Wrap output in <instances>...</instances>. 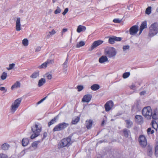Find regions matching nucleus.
Returning <instances> with one entry per match:
<instances>
[{"label": "nucleus", "instance_id": "20", "mask_svg": "<svg viewBox=\"0 0 158 158\" xmlns=\"http://www.w3.org/2000/svg\"><path fill=\"white\" fill-rule=\"evenodd\" d=\"M107 61H108V58L105 56H102L99 59V61L101 63H102Z\"/></svg>", "mask_w": 158, "mask_h": 158}, {"label": "nucleus", "instance_id": "17", "mask_svg": "<svg viewBox=\"0 0 158 158\" xmlns=\"http://www.w3.org/2000/svg\"><path fill=\"white\" fill-rule=\"evenodd\" d=\"M135 121L137 123H141L143 122V118L141 115H136L135 117Z\"/></svg>", "mask_w": 158, "mask_h": 158}, {"label": "nucleus", "instance_id": "37", "mask_svg": "<svg viewBox=\"0 0 158 158\" xmlns=\"http://www.w3.org/2000/svg\"><path fill=\"white\" fill-rule=\"evenodd\" d=\"M7 77V73L4 72L2 74L1 77L2 80H4Z\"/></svg>", "mask_w": 158, "mask_h": 158}, {"label": "nucleus", "instance_id": "1", "mask_svg": "<svg viewBox=\"0 0 158 158\" xmlns=\"http://www.w3.org/2000/svg\"><path fill=\"white\" fill-rule=\"evenodd\" d=\"M158 33V24L157 23H154L152 24L149 27V36L152 37Z\"/></svg>", "mask_w": 158, "mask_h": 158}, {"label": "nucleus", "instance_id": "56", "mask_svg": "<svg viewBox=\"0 0 158 158\" xmlns=\"http://www.w3.org/2000/svg\"><path fill=\"white\" fill-rule=\"evenodd\" d=\"M63 66L64 69H66V71L67 69H66L67 67V64L64 63L63 64Z\"/></svg>", "mask_w": 158, "mask_h": 158}, {"label": "nucleus", "instance_id": "59", "mask_svg": "<svg viewBox=\"0 0 158 158\" xmlns=\"http://www.w3.org/2000/svg\"><path fill=\"white\" fill-rule=\"evenodd\" d=\"M47 133H46V132H44V134H43V139L44 138H45L47 136Z\"/></svg>", "mask_w": 158, "mask_h": 158}, {"label": "nucleus", "instance_id": "54", "mask_svg": "<svg viewBox=\"0 0 158 158\" xmlns=\"http://www.w3.org/2000/svg\"><path fill=\"white\" fill-rule=\"evenodd\" d=\"M41 47L39 46L37 47L35 49V52H39L41 50Z\"/></svg>", "mask_w": 158, "mask_h": 158}, {"label": "nucleus", "instance_id": "60", "mask_svg": "<svg viewBox=\"0 0 158 158\" xmlns=\"http://www.w3.org/2000/svg\"><path fill=\"white\" fill-rule=\"evenodd\" d=\"M135 87V85H132L131 86H130V88L131 89H134V88Z\"/></svg>", "mask_w": 158, "mask_h": 158}, {"label": "nucleus", "instance_id": "44", "mask_svg": "<svg viewBox=\"0 0 158 158\" xmlns=\"http://www.w3.org/2000/svg\"><path fill=\"white\" fill-rule=\"evenodd\" d=\"M77 88L78 89V91L80 92L83 89L84 87L83 85H78L77 86Z\"/></svg>", "mask_w": 158, "mask_h": 158}, {"label": "nucleus", "instance_id": "36", "mask_svg": "<svg viewBox=\"0 0 158 158\" xmlns=\"http://www.w3.org/2000/svg\"><path fill=\"white\" fill-rule=\"evenodd\" d=\"M151 13V7L150 6L148 7L146 10L145 13L148 14L149 15Z\"/></svg>", "mask_w": 158, "mask_h": 158}, {"label": "nucleus", "instance_id": "38", "mask_svg": "<svg viewBox=\"0 0 158 158\" xmlns=\"http://www.w3.org/2000/svg\"><path fill=\"white\" fill-rule=\"evenodd\" d=\"M130 46L128 45H124L123 47V50L124 52H126L127 50L129 49Z\"/></svg>", "mask_w": 158, "mask_h": 158}, {"label": "nucleus", "instance_id": "42", "mask_svg": "<svg viewBox=\"0 0 158 158\" xmlns=\"http://www.w3.org/2000/svg\"><path fill=\"white\" fill-rule=\"evenodd\" d=\"M22 44L24 46H27L28 44V40H22Z\"/></svg>", "mask_w": 158, "mask_h": 158}, {"label": "nucleus", "instance_id": "8", "mask_svg": "<svg viewBox=\"0 0 158 158\" xmlns=\"http://www.w3.org/2000/svg\"><path fill=\"white\" fill-rule=\"evenodd\" d=\"M139 140L140 144L143 147H145L147 145V140L145 137L144 135H140L139 137Z\"/></svg>", "mask_w": 158, "mask_h": 158}, {"label": "nucleus", "instance_id": "64", "mask_svg": "<svg viewBox=\"0 0 158 158\" xmlns=\"http://www.w3.org/2000/svg\"><path fill=\"white\" fill-rule=\"evenodd\" d=\"M68 62V61L65 60V62L64 63L67 64Z\"/></svg>", "mask_w": 158, "mask_h": 158}, {"label": "nucleus", "instance_id": "9", "mask_svg": "<svg viewBox=\"0 0 158 158\" xmlns=\"http://www.w3.org/2000/svg\"><path fill=\"white\" fill-rule=\"evenodd\" d=\"M103 42V41L101 40H98L94 41L92 44V46L89 49V51H92L95 48L101 44Z\"/></svg>", "mask_w": 158, "mask_h": 158}, {"label": "nucleus", "instance_id": "62", "mask_svg": "<svg viewBox=\"0 0 158 158\" xmlns=\"http://www.w3.org/2000/svg\"><path fill=\"white\" fill-rule=\"evenodd\" d=\"M47 96H46L44 98H43L42 99V100L43 101H44V100L47 98Z\"/></svg>", "mask_w": 158, "mask_h": 158}, {"label": "nucleus", "instance_id": "61", "mask_svg": "<svg viewBox=\"0 0 158 158\" xmlns=\"http://www.w3.org/2000/svg\"><path fill=\"white\" fill-rule=\"evenodd\" d=\"M104 123H105V121L104 120H103L101 123V125L102 126L104 124Z\"/></svg>", "mask_w": 158, "mask_h": 158}, {"label": "nucleus", "instance_id": "53", "mask_svg": "<svg viewBox=\"0 0 158 158\" xmlns=\"http://www.w3.org/2000/svg\"><path fill=\"white\" fill-rule=\"evenodd\" d=\"M69 9L68 8H66L64 10V11L62 13V14L63 15H65L68 11Z\"/></svg>", "mask_w": 158, "mask_h": 158}, {"label": "nucleus", "instance_id": "32", "mask_svg": "<svg viewBox=\"0 0 158 158\" xmlns=\"http://www.w3.org/2000/svg\"><path fill=\"white\" fill-rule=\"evenodd\" d=\"M105 39H109V40H121L122 38L117 37L115 36H112L111 37L107 36L105 37Z\"/></svg>", "mask_w": 158, "mask_h": 158}, {"label": "nucleus", "instance_id": "50", "mask_svg": "<svg viewBox=\"0 0 158 158\" xmlns=\"http://www.w3.org/2000/svg\"><path fill=\"white\" fill-rule=\"evenodd\" d=\"M46 62L47 63V64H52L54 63V61L53 60H48Z\"/></svg>", "mask_w": 158, "mask_h": 158}, {"label": "nucleus", "instance_id": "22", "mask_svg": "<svg viewBox=\"0 0 158 158\" xmlns=\"http://www.w3.org/2000/svg\"><path fill=\"white\" fill-rule=\"evenodd\" d=\"M45 83L46 80L44 78H41L38 81V87H41Z\"/></svg>", "mask_w": 158, "mask_h": 158}, {"label": "nucleus", "instance_id": "23", "mask_svg": "<svg viewBox=\"0 0 158 158\" xmlns=\"http://www.w3.org/2000/svg\"><path fill=\"white\" fill-rule=\"evenodd\" d=\"M29 142V139L27 138H24L23 139L22 141V145L23 146H26Z\"/></svg>", "mask_w": 158, "mask_h": 158}, {"label": "nucleus", "instance_id": "16", "mask_svg": "<svg viewBox=\"0 0 158 158\" xmlns=\"http://www.w3.org/2000/svg\"><path fill=\"white\" fill-rule=\"evenodd\" d=\"M93 121L92 119L87 120L85 122V125L88 129H90L92 125Z\"/></svg>", "mask_w": 158, "mask_h": 158}, {"label": "nucleus", "instance_id": "46", "mask_svg": "<svg viewBox=\"0 0 158 158\" xmlns=\"http://www.w3.org/2000/svg\"><path fill=\"white\" fill-rule=\"evenodd\" d=\"M61 10L59 7H57L54 13L56 14L59 13L60 12Z\"/></svg>", "mask_w": 158, "mask_h": 158}, {"label": "nucleus", "instance_id": "7", "mask_svg": "<svg viewBox=\"0 0 158 158\" xmlns=\"http://www.w3.org/2000/svg\"><path fill=\"white\" fill-rule=\"evenodd\" d=\"M105 52L108 56L110 58L114 56L117 53L116 50L113 47L109 48L106 50Z\"/></svg>", "mask_w": 158, "mask_h": 158}, {"label": "nucleus", "instance_id": "12", "mask_svg": "<svg viewBox=\"0 0 158 158\" xmlns=\"http://www.w3.org/2000/svg\"><path fill=\"white\" fill-rule=\"evenodd\" d=\"M139 101H137L136 102L132 107V111H139L141 109L140 107L139 106Z\"/></svg>", "mask_w": 158, "mask_h": 158}, {"label": "nucleus", "instance_id": "34", "mask_svg": "<svg viewBox=\"0 0 158 158\" xmlns=\"http://www.w3.org/2000/svg\"><path fill=\"white\" fill-rule=\"evenodd\" d=\"M9 145L6 143H4L1 146L2 149L3 150H7L8 149Z\"/></svg>", "mask_w": 158, "mask_h": 158}, {"label": "nucleus", "instance_id": "30", "mask_svg": "<svg viewBox=\"0 0 158 158\" xmlns=\"http://www.w3.org/2000/svg\"><path fill=\"white\" fill-rule=\"evenodd\" d=\"M43 140V139L41 140V141L38 140L37 141H35L33 142L31 144V146L33 148H36L37 146V145L40 143L41 141H42Z\"/></svg>", "mask_w": 158, "mask_h": 158}, {"label": "nucleus", "instance_id": "14", "mask_svg": "<svg viewBox=\"0 0 158 158\" xmlns=\"http://www.w3.org/2000/svg\"><path fill=\"white\" fill-rule=\"evenodd\" d=\"M147 27V22L146 21H144L142 23L140 27L139 34H140L142 32L143 30Z\"/></svg>", "mask_w": 158, "mask_h": 158}, {"label": "nucleus", "instance_id": "47", "mask_svg": "<svg viewBox=\"0 0 158 158\" xmlns=\"http://www.w3.org/2000/svg\"><path fill=\"white\" fill-rule=\"evenodd\" d=\"M56 33L55 30L54 29H52V30L49 32L48 35H52L54 34H55Z\"/></svg>", "mask_w": 158, "mask_h": 158}, {"label": "nucleus", "instance_id": "26", "mask_svg": "<svg viewBox=\"0 0 158 158\" xmlns=\"http://www.w3.org/2000/svg\"><path fill=\"white\" fill-rule=\"evenodd\" d=\"M123 132L124 136L127 138L128 137L130 134V131L126 129H125L123 130Z\"/></svg>", "mask_w": 158, "mask_h": 158}, {"label": "nucleus", "instance_id": "13", "mask_svg": "<svg viewBox=\"0 0 158 158\" xmlns=\"http://www.w3.org/2000/svg\"><path fill=\"white\" fill-rule=\"evenodd\" d=\"M92 95L91 94H86L84 95L82 99L83 102H89L91 99Z\"/></svg>", "mask_w": 158, "mask_h": 158}, {"label": "nucleus", "instance_id": "19", "mask_svg": "<svg viewBox=\"0 0 158 158\" xmlns=\"http://www.w3.org/2000/svg\"><path fill=\"white\" fill-rule=\"evenodd\" d=\"M86 29V28L85 26L80 25L78 27L77 31V32L80 33L81 31H85Z\"/></svg>", "mask_w": 158, "mask_h": 158}, {"label": "nucleus", "instance_id": "63", "mask_svg": "<svg viewBox=\"0 0 158 158\" xmlns=\"http://www.w3.org/2000/svg\"><path fill=\"white\" fill-rule=\"evenodd\" d=\"M57 0H52V2L54 3Z\"/></svg>", "mask_w": 158, "mask_h": 158}, {"label": "nucleus", "instance_id": "27", "mask_svg": "<svg viewBox=\"0 0 158 158\" xmlns=\"http://www.w3.org/2000/svg\"><path fill=\"white\" fill-rule=\"evenodd\" d=\"M147 148L148 155V156H151L152 154V147L151 146H148Z\"/></svg>", "mask_w": 158, "mask_h": 158}, {"label": "nucleus", "instance_id": "28", "mask_svg": "<svg viewBox=\"0 0 158 158\" xmlns=\"http://www.w3.org/2000/svg\"><path fill=\"white\" fill-rule=\"evenodd\" d=\"M39 72L38 71L34 72L31 76L30 77L33 78H35L39 77Z\"/></svg>", "mask_w": 158, "mask_h": 158}, {"label": "nucleus", "instance_id": "6", "mask_svg": "<svg viewBox=\"0 0 158 158\" xmlns=\"http://www.w3.org/2000/svg\"><path fill=\"white\" fill-rule=\"evenodd\" d=\"M22 99L19 98L15 100L11 106V112L13 113L17 110L21 102Z\"/></svg>", "mask_w": 158, "mask_h": 158}, {"label": "nucleus", "instance_id": "10", "mask_svg": "<svg viewBox=\"0 0 158 158\" xmlns=\"http://www.w3.org/2000/svg\"><path fill=\"white\" fill-rule=\"evenodd\" d=\"M138 31V27L137 25H134L131 27L129 29V33L131 35L136 34Z\"/></svg>", "mask_w": 158, "mask_h": 158}, {"label": "nucleus", "instance_id": "18", "mask_svg": "<svg viewBox=\"0 0 158 158\" xmlns=\"http://www.w3.org/2000/svg\"><path fill=\"white\" fill-rule=\"evenodd\" d=\"M59 117L58 115L55 116L48 123V126L49 127L52 125L54 124L56 122V120L58 119Z\"/></svg>", "mask_w": 158, "mask_h": 158}, {"label": "nucleus", "instance_id": "45", "mask_svg": "<svg viewBox=\"0 0 158 158\" xmlns=\"http://www.w3.org/2000/svg\"><path fill=\"white\" fill-rule=\"evenodd\" d=\"M122 21V20L118 19H113V22L114 23H120Z\"/></svg>", "mask_w": 158, "mask_h": 158}, {"label": "nucleus", "instance_id": "11", "mask_svg": "<svg viewBox=\"0 0 158 158\" xmlns=\"http://www.w3.org/2000/svg\"><path fill=\"white\" fill-rule=\"evenodd\" d=\"M114 104L112 101H110L107 102L105 105V108L106 111H109L111 109Z\"/></svg>", "mask_w": 158, "mask_h": 158}, {"label": "nucleus", "instance_id": "49", "mask_svg": "<svg viewBox=\"0 0 158 158\" xmlns=\"http://www.w3.org/2000/svg\"><path fill=\"white\" fill-rule=\"evenodd\" d=\"M155 154L156 156H158V145H157L155 147Z\"/></svg>", "mask_w": 158, "mask_h": 158}, {"label": "nucleus", "instance_id": "43", "mask_svg": "<svg viewBox=\"0 0 158 158\" xmlns=\"http://www.w3.org/2000/svg\"><path fill=\"white\" fill-rule=\"evenodd\" d=\"M147 132L148 134H149L150 132V134H152L154 133V131L152 130L151 128L150 127L148 129Z\"/></svg>", "mask_w": 158, "mask_h": 158}, {"label": "nucleus", "instance_id": "21", "mask_svg": "<svg viewBox=\"0 0 158 158\" xmlns=\"http://www.w3.org/2000/svg\"><path fill=\"white\" fill-rule=\"evenodd\" d=\"M125 122L126 123V127L127 128H129L132 126L133 122L130 120H126Z\"/></svg>", "mask_w": 158, "mask_h": 158}, {"label": "nucleus", "instance_id": "31", "mask_svg": "<svg viewBox=\"0 0 158 158\" xmlns=\"http://www.w3.org/2000/svg\"><path fill=\"white\" fill-rule=\"evenodd\" d=\"M20 87V83L19 81H17L11 87V89H13L14 88H17Z\"/></svg>", "mask_w": 158, "mask_h": 158}, {"label": "nucleus", "instance_id": "33", "mask_svg": "<svg viewBox=\"0 0 158 158\" xmlns=\"http://www.w3.org/2000/svg\"><path fill=\"white\" fill-rule=\"evenodd\" d=\"M80 120V117H77L73 119L72 121V123L73 124H75L77 123Z\"/></svg>", "mask_w": 158, "mask_h": 158}, {"label": "nucleus", "instance_id": "3", "mask_svg": "<svg viewBox=\"0 0 158 158\" xmlns=\"http://www.w3.org/2000/svg\"><path fill=\"white\" fill-rule=\"evenodd\" d=\"M72 137V135H70L66 138L62 139L60 142V148H62L64 147H68L72 143L71 141Z\"/></svg>", "mask_w": 158, "mask_h": 158}, {"label": "nucleus", "instance_id": "5", "mask_svg": "<svg viewBox=\"0 0 158 158\" xmlns=\"http://www.w3.org/2000/svg\"><path fill=\"white\" fill-rule=\"evenodd\" d=\"M69 125V124L65 122L60 123L56 125L54 128L53 132L59 131L64 130Z\"/></svg>", "mask_w": 158, "mask_h": 158}, {"label": "nucleus", "instance_id": "2", "mask_svg": "<svg viewBox=\"0 0 158 158\" xmlns=\"http://www.w3.org/2000/svg\"><path fill=\"white\" fill-rule=\"evenodd\" d=\"M142 114L147 119H151L152 114L151 107L147 106L144 107L142 110Z\"/></svg>", "mask_w": 158, "mask_h": 158}, {"label": "nucleus", "instance_id": "15", "mask_svg": "<svg viewBox=\"0 0 158 158\" xmlns=\"http://www.w3.org/2000/svg\"><path fill=\"white\" fill-rule=\"evenodd\" d=\"M20 19V18H18L16 21V30L17 31L21 30Z\"/></svg>", "mask_w": 158, "mask_h": 158}, {"label": "nucleus", "instance_id": "58", "mask_svg": "<svg viewBox=\"0 0 158 158\" xmlns=\"http://www.w3.org/2000/svg\"><path fill=\"white\" fill-rule=\"evenodd\" d=\"M67 31V28H64L62 30V33H64L66 32Z\"/></svg>", "mask_w": 158, "mask_h": 158}, {"label": "nucleus", "instance_id": "29", "mask_svg": "<svg viewBox=\"0 0 158 158\" xmlns=\"http://www.w3.org/2000/svg\"><path fill=\"white\" fill-rule=\"evenodd\" d=\"M152 127L156 130L158 127V124L156 121L153 120L152 122Z\"/></svg>", "mask_w": 158, "mask_h": 158}, {"label": "nucleus", "instance_id": "4", "mask_svg": "<svg viewBox=\"0 0 158 158\" xmlns=\"http://www.w3.org/2000/svg\"><path fill=\"white\" fill-rule=\"evenodd\" d=\"M31 129L33 134L31 135L30 138L33 139L39 135L41 130L38 128L37 124H35V126L31 127Z\"/></svg>", "mask_w": 158, "mask_h": 158}, {"label": "nucleus", "instance_id": "40", "mask_svg": "<svg viewBox=\"0 0 158 158\" xmlns=\"http://www.w3.org/2000/svg\"><path fill=\"white\" fill-rule=\"evenodd\" d=\"M130 74L129 72L125 73L123 74V77L124 78H126L130 76Z\"/></svg>", "mask_w": 158, "mask_h": 158}, {"label": "nucleus", "instance_id": "25", "mask_svg": "<svg viewBox=\"0 0 158 158\" xmlns=\"http://www.w3.org/2000/svg\"><path fill=\"white\" fill-rule=\"evenodd\" d=\"M85 45V42L82 41H81L77 43L76 45V47L77 48H79L84 46Z\"/></svg>", "mask_w": 158, "mask_h": 158}, {"label": "nucleus", "instance_id": "24", "mask_svg": "<svg viewBox=\"0 0 158 158\" xmlns=\"http://www.w3.org/2000/svg\"><path fill=\"white\" fill-rule=\"evenodd\" d=\"M91 89L93 91H96L100 88V86L97 84H94L91 86Z\"/></svg>", "mask_w": 158, "mask_h": 158}, {"label": "nucleus", "instance_id": "41", "mask_svg": "<svg viewBox=\"0 0 158 158\" xmlns=\"http://www.w3.org/2000/svg\"><path fill=\"white\" fill-rule=\"evenodd\" d=\"M152 116L153 119H156L158 118V116L156 114V111H154L153 114Z\"/></svg>", "mask_w": 158, "mask_h": 158}, {"label": "nucleus", "instance_id": "51", "mask_svg": "<svg viewBox=\"0 0 158 158\" xmlns=\"http://www.w3.org/2000/svg\"><path fill=\"white\" fill-rule=\"evenodd\" d=\"M121 40H109V43L111 44H113L115 43V41H119Z\"/></svg>", "mask_w": 158, "mask_h": 158}, {"label": "nucleus", "instance_id": "55", "mask_svg": "<svg viewBox=\"0 0 158 158\" xmlns=\"http://www.w3.org/2000/svg\"><path fill=\"white\" fill-rule=\"evenodd\" d=\"M0 90L1 91H4L5 92H6L7 91V89H6L5 87H1L0 88Z\"/></svg>", "mask_w": 158, "mask_h": 158}, {"label": "nucleus", "instance_id": "35", "mask_svg": "<svg viewBox=\"0 0 158 158\" xmlns=\"http://www.w3.org/2000/svg\"><path fill=\"white\" fill-rule=\"evenodd\" d=\"M47 63L45 62L43 63L41 65L39 66L38 67V68L39 69H45L47 66Z\"/></svg>", "mask_w": 158, "mask_h": 158}, {"label": "nucleus", "instance_id": "39", "mask_svg": "<svg viewBox=\"0 0 158 158\" xmlns=\"http://www.w3.org/2000/svg\"><path fill=\"white\" fill-rule=\"evenodd\" d=\"M15 65V64L14 63L10 64L9 65V67L7 68V69L8 70H11L14 68Z\"/></svg>", "mask_w": 158, "mask_h": 158}, {"label": "nucleus", "instance_id": "52", "mask_svg": "<svg viewBox=\"0 0 158 158\" xmlns=\"http://www.w3.org/2000/svg\"><path fill=\"white\" fill-rule=\"evenodd\" d=\"M47 75L46 77L48 79H51L52 78V75L51 74H46Z\"/></svg>", "mask_w": 158, "mask_h": 158}, {"label": "nucleus", "instance_id": "48", "mask_svg": "<svg viewBox=\"0 0 158 158\" xmlns=\"http://www.w3.org/2000/svg\"><path fill=\"white\" fill-rule=\"evenodd\" d=\"M7 156L3 153L0 154V158H7Z\"/></svg>", "mask_w": 158, "mask_h": 158}, {"label": "nucleus", "instance_id": "57", "mask_svg": "<svg viewBox=\"0 0 158 158\" xmlns=\"http://www.w3.org/2000/svg\"><path fill=\"white\" fill-rule=\"evenodd\" d=\"M145 93V91H143L140 93L139 94L140 95H144V94Z\"/></svg>", "mask_w": 158, "mask_h": 158}]
</instances>
